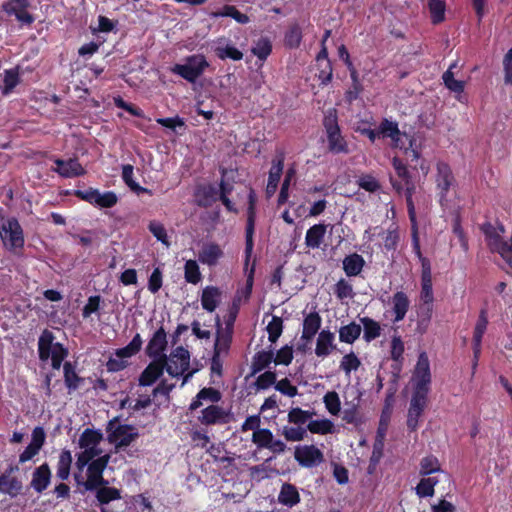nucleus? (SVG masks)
<instances>
[{
    "mask_svg": "<svg viewBox=\"0 0 512 512\" xmlns=\"http://www.w3.org/2000/svg\"><path fill=\"white\" fill-rule=\"evenodd\" d=\"M215 53L217 57L221 60L229 58L234 61H239L243 58V53L238 48L232 45H226L225 47H217L215 49Z\"/></svg>",
    "mask_w": 512,
    "mask_h": 512,
    "instance_id": "obj_58",
    "label": "nucleus"
},
{
    "mask_svg": "<svg viewBox=\"0 0 512 512\" xmlns=\"http://www.w3.org/2000/svg\"><path fill=\"white\" fill-rule=\"evenodd\" d=\"M326 228L324 223L311 226L306 232L305 245L311 249L319 248L324 240Z\"/></svg>",
    "mask_w": 512,
    "mask_h": 512,
    "instance_id": "obj_33",
    "label": "nucleus"
},
{
    "mask_svg": "<svg viewBox=\"0 0 512 512\" xmlns=\"http://www.w3.org/2000/svg\"><path fill=\"white\" fill-rule=\"evenodd\" d=\"M109 461L110 455L105 454L90 462V464L87 466V479L86 481L82 482V485L85 487L96 478L103 475V472L106 469Z\"/></svg>",
    "mask_w": 512,
    "mask_h": 512,
    "instance_id": "obj_31",
    "label": "nucleus"
},
{
    "mask_svg": "<svg viewBox=\"0 0 512 512\" xmlns=\"http://www.w3.org/2000/svg\"><path fill=\"white\" fill-rule=\"evenodd\" d=\"M428 404V396L412 394L407 415V427L410 431H416L425 408Z\"/></svg>",
    "mask_w": 512,
    "mask_h": 512,
    "instance_id": "obj_17",
    "label": "nucleus"
},
{
    "mask_svg": "<svg viewBox=\"0 0 512 512\" xmlns=\"http://www.w3.org/2000/svg\"><path fill=\"white\" fill-rule=\"evenodd\" d=\"M326 409L332 415H338L341 410V402L339 395L335 391L327 392L323 397Z\"/></svg>",
    "mask_w": 512,
    "mask_h": 512,
    "instance_id": "obj_59",
    "label": "nucleus"
},
{
    "mask_svg": "<svg viewBox=\"0 0 512 512\" xmlns=\"http://www.w3.org/2000/svg\"><path fill=\"white\" fill-rule=\"evenodd\" d=\"M430 362L425 352L420 353L413 373L412 394L428 396L431 385Z\"/></svg>",
    "mask_w": 512,
    "mask_h": 512,
    "instance_id": "obj_6",
    "label": "nucleus"
},
{
    "mask_svg": "<svg viewBox=\"0 0 512 512\" xmlns=\"http://www.w3.org/2000/svg\"><path fill=\"white\" fill-rule=\"evenodd\" d=\"M390 182L393 187V189L398 193L405 195L406 200V206H407V212L410 222H414V220H417L416 217V209L413 201V194L415 192L416 186L412 181H409L407 183L399 182L397 179H394L392 176L390 177Z\"/></svg>",
    "mask_w": 512,
    "mask_h": 512,
    "instance_id": "obj_19",
    "label": "nucleus"
},
{
    "mask_svg": "<svg viewBox=\"0 0 512 512\" xmlns=\"http://www.w3.org/2000/svg\"><path fill=\"white\" fill-rule=\"evenodd\" d=\"M166 366L167 356L151 361L138 378L139 386L147 387L153 385L163 375L164 370L166 371Z\"/></svg>",
    "mask_w": 512,
    "mask_h": 512,
    "instance_id": "obj_14",
    "label": "nucleus"
},
{
    "mask_svg": "<svg viewBox=\"0 0 512 512\" xmlns=\"http://www.w3.org/2000/svg\"><path fill=\"white\" fill-rule=\"evenodd\" d=\"M268 340L271 343H275L283 332V320L279 316H273L271 321L268 323L267 328Z\"/></svg>",
    "mask_w": 512,
    "mask_h": 512,
    "instance_id": "obj_56",
    "label": "nucleus"
},
{
    "mask_svg": "<svg viewBox=\"0 0 512 512\" xmlns=\"http://www.w3.org/2000/svg\"><path fill=\"white\" fill-rule=\"evenodd\" d=\"M272 52L271 41L267 38H261L252 48V53L261 61H265Z\"/></svg>",
    "mask_w": 512,
    "mask_h": 512,
    "instance_id": "obj_57",
    "label": "nucleus"
},
{
    "mask_svg": "<svg viewBox=\"0 0 512 512\" xmlns=\"http://www.w3.org/2000/svg\"><path fill=\"white\" fill-rule=\"evenodd\" d=\"M334 339V333L329 330H322L317 338L315 354L322 358L328 356L335 349Z\"/></svg>",
    "mask_w": 512,
    "mask_h": 512,
    "instance_id": "obj_30",
    "label": "nucleus"
},
{
    "mask_svg": "<svg viewBox=\"0 0 512 512\" xmlns=\"http://www.w3.org/2000/svg\"><path fill=\"white\" fill-rule=\"evenodd\" d=\"M190 367V353L183 346L176 347L170 357V363L167 362L166 372L172 377H179Z\"/></svg>",
    "mask_w": 512,
    "mask_h": 512,
    "instance_id": "obj_11",
    "label": "nucleus"
},
{
    "mask_svg": "<svg viewBox=\"0 0 512 512\" xmlns=\"http://www.w3.org/2000/svg\"><path fill=\"white\" fill-rule=\"evenodd\" d=\"M168 346L167 333L163 326H160L151 336L148 344L145 348V353L148 357L155 359H161L163 356H167L165 351Z\"/></svg>",
    "mask_w": 512,
    "mask_h": 512,
    "instance_id": "obj_15",
    "label": "nucleus"
},
{
    "mask_svg": "<svg viewBox=\"0 0 512 512\" xmlns=\"http://www.w3.org/2000/svg\"><path fill=\"white\" fill-rule=\"evenodd\" d=\"M64 195H73L78 199L101 209L112 208L118 203V196L114 191H105L101 193L97 188L92 187L87 190H65Z\"/></svg>",
    "mask_w": 512,
    "mask_h": 512,
    "instance_id": "obj_1",
    "label": "nucleus"
},
{
    "mask_svg": "<svg viewBox=\"0 0 512 512\" xmlns=\"http://www.w3.org/2000/svg\"><path fill=\"white\" fill-rule=\"evenodd\" d=\"M360 323L363 325V338L366 342H371L381 335V326L376 320L370 317H362Z\"/></svg>",
    "mask_w": 512,
    "mask_h": 512,
    "instance_id": "obj_41",
    "label": "nucleus"
},
{
    "mask_svg": "<svg viewBox=\"0 0 512 512\" xmlns=\"http://www.w3.org/2000/svg\"><path fill=\"white\" fill-rule=\"evenodd\" d=\"M307 429L313 434L327 435L334 432V424L329 419L312 420L308 423Z\"/></svg>",
    "mask_w": 512,
    "mask_h": 512,
    "instance_id": "obj_51",
    "label": "nucleus"
},
{
    "mask_svg": "<svg viewBox=\"0 0 512 512\" xmlns=\"http://www.w3.org/2000/svg\"><path fill=\"white\" fill-rule=\"evenodd\" d=\"M133 166L130 164L123 165L122 167V179L124 183L136 194H149L152 195L151 190L148 188L140 186L137 182L133 179Z\"/></svg>",
    "mask_w": 512,
    "mask_h": 512,
    "instance_id": "obj_42",
    "label": "nucleus"
},
{
    "mask_svg": "<svg viewBox=\"0 0 512 512\" xmlns=\"http://www.w3.org/2000/svg\"><path fill=\"white\" fill-rule=\"evenodd\" d=\"M222 292L216 286H206L202 290L201 305L207 312H214L221 302Z\"/></svg>",
    "mask_w": 512,
    "mask_h": 512,
    "instance_id": "obj_28",
    "label": "nucleus"
},
{
    "mask_svg": "<svg viewBox=\"0 0 512 512\" xmlns=\"http://www.w3.org/2000/svg\"><path fill=\"white\" fill-rule=\"evenodd\" d=\"M184 278L190 284H198L202 279V274L198 263L195 260H187L184 265Z\"/></svg>",
    "mask_w": 512,
    "mask_h": 512,
    "instance_id": "obj_49",
    "label": "nucleus"
},
{
    "mask_svg": "<svg viewBox=\"0 0 512 512\" xmlns=\"http://www.w3.org/2000/svg\"><path fill=\"white\" fill-rule=\"evenodd\" d=\"M456 66V64H451L447 71L443 73L442 79L445 86L452 92L462 93L465 88V84L463 81L456 80L454 78V73L452 69Z\"/></svg>",
    "mask_w": 512,
    "mask_h": 512,
    "instance_id": "obj_52",
    "label": "nucleus"
},
{
    "mask_svg": "<svg viewBox=\"0 0 512 512\" xmlns=\"http://www.w3.org/2000/svg\"><path fill=\"white\" fill-rule=\"evenodd\" d=\"M103 435L100 431L86 428L79 438L81 448L96 447L102 440Z\"/></svg>",
    "mask_w": 512,
    "mask_h": 512,
    "instance_id": "obj_46",
    "label": "nucleus"
},
{
    "mask_svg": "<svg viewBox=\"0 0 512 512\" xmlns=\"http://www.w3.org/2000/svg\"><path fill=\"white\" fill-rule=\"evenodd\" d=\"M51 476L48 463H43L34 470L30 485L37 493H42L50 485Z\"/></svg>",
    "mask_w": 512,
    "mask_h": 512,
    "instance_id": "obj_23",
    "label": "nucleus"
},
{
    "mask_svg": "<svg viewBox=\"0 0 512 512\" xmlns=\"http://www.w3.org/2000/svg\"><path fill=\"white\" fill-rule=\"evenodd\" d=\"M232 334L233 331L225 329L222 330L220 320L217 318V333L216 339L214 343L213 353H217L218 355L228 354L231 343H232Z\"/></svg>",
    "mask_w": 512,
    "mask_h": 512,
    "instance_id": "obj_29",
    "label": "nucleus"
},
{
    "mask_svg": "<svg viewBox=\"0 0 512 512\" xmlns=\"http://www.w3.org/2000/svg\"><path fill=\"white\" fill-rule=\"evenodd\" d=\"M361 365L359 358L353 353H349L343 356L340 362V369L345 372L346 375H350L352 371L357 370Z\"/></svg>",
    "mask_w": 512,
    "mask_h": 512,
    "instance_id": "obj_64",
    "label": "nucleus"
},
{
    "mask_svg": "<svg viewBox=\"0 0 512 512\" xmlns=\"http://www.w3.org/2000/svg\"><path fill=\"white\" fill-rule=\"evenodd\" d=\"M54 334L45 329L38 340V356L41 361L51 360L64 361L68 356V349L61 343H54Z\"/></svg>",
    "mask_w": 512,
    "mask_h": 512,
    "instance_id": "obj_3",
    "label": "nucleus"
},
{
    "mask_svg": "<svg viewBox=\"0 0 512 512\" xmlns=\"http://www.w3.org/2000/svg\"><path fill=\"white\" fill-rule=\"evenodd\" d=\"M273 433L268 428H260L253 432L252 442L259 448L267 449L273 439Z\"/></svg>",
    "mask_w": 512,
    "mask_h": 512,
    "instance_id": "obj_54",
    "label": "nucleus"
},
{
    "mask_svg": "<svg viewBox=\"0 0 512 512\" xmlns=\"http://www.w3.org/2000/svg\"><path fill=\"white\" fill-rule=\"evenodd\" d=\"M72 464V454L70 450L64 449L61 451L57 463V477L62 481L69 478L70 469Z\"/></svg>",
    "mask_w": 512,
    "mask_h": 512,
    "instance_id": "obj_43",
    "label": "nucleus"
},
{
    "mask_svg": "<svg viewBox=\"0 0 512 512\" xmlns=\"http://www.w3.org/2000/svg\"><path fill=\"white\" fill-rule=\"evenodd\" d=\"M435 183L438 191L439 203L445 206L448 202L447 196L452 187L456 185V179L450 165L439 161L436 165Z\"/></svg>",
    "mask_w": 512,
    "mask_h": 512,
    "instance_id": "obj_8",
    "label": "nucleus"
},
{
    "mask_svg": "<svg viewBox=\"0 0 512 512\" xmlns=\"http://www.w3.org/2000/svg\"><path fill=\"white\" fill-rule=\"evenodd\" d=\"M95 497L100 505H107L122 498L121 491L116 487H100L97 489Z\"/></svg>",
    "mask_w": 512,
    "mask_h": 512,
    "instance_id": "obj_45",
    "label": "nucleus"
},
{
    "mask_svg": "<svg viewBox=\"0 0 512 512\" xmlns=\"http://www.w3.org/2000/svg\"><path fill=\"white\" fill-rule=\"evenodd\" d=\"M294 458L298 464L305 468H312L324 461L322 451L314 445L297 446Z\"/></svg>",
    "mask_w": 512,
    "mask_h": 512,
    "instance_id": "obj_12",
    "label": "nucleus"
},
{
    "mask_svg": "<svg viewBox=\"0 0 512 512\" xmlns=\"http://www.w3.org/2000/svg\"><path fill=\"white\" fill-rule=\"evenodd\" d=\"M54 163L56 164V167L52 168V171L63 178H74L84 176L86 174L85 168L81 165L77 157L69 158L67 160L56 158Z\"/></svg>",
    "mask_w": 512,
    "mask_h": 512,
    "instance_id": "obj_16",
    "label": "nucleus"
},
{
    "mask_svg": "<svg viewBox=\"0 0 512 512\" xmlns=\"http://www.w3.org/2000/svg\"><path fill=\"white\" fill-rule=\"evenodd\" d=\"M302 41V29L299 24L291 25L285 33L284 44L290 49H296Z\"/></svg>",
    "mask_w": 512,
    "mask_h": 512,
    "instance_id": "obj_47",
    "label": "nucleus"
},
{
    "mask_svg": "<svg viewBox=\"0 0 512 512\" xmlns=\"http://www.w3.org/2000/svg\"><path fill=\"white\" fill-rule=\"evenodd\" d=\"M29 6V0H7L1 8L7 15L15 16L16 20L22 25L31 26L35 18L28 12Z\"/></svg>",
    "mask_w": 512,
    "mask_h": 512,
    "instance_id": "obj_10",
    "label": "nucleus"
},
{
    "mask_svg": "<svg viewBox=\"0 0 512 512\" xmlns=\"http://www.w3.org/2000/svg\"><path fill=\"white\" fill-rule=\"evenodd\" d=\"M421 290L419 294L420 305L418 308V314L423 321L429 322L433 314V281L432 280H421Z\"/></svg>",
    "mask_w": 512,
    "mask_h": 512,
    "instance_id": "obj_13",
    "label": "nucleus"
},
{
    "mask_svg": "<svg viewBox=\"0 0 512 512\" xmlns=\"http://www.w3.org/2000/svg\"><path fill=\"white\" fill-rule=\"evenodd\" d=\"M156 122L168 129H171L174 133L182 135L183 132L177 130V128L186 130V124L183 118L176 115L175 117L157 118Z\"/></svg>",
    "mask_w": 512,
    "mask_h": 512,
    "instance_id": "obj_55",
    "label": "nucleus"
},
{
    "mask_svg": "<svg viewBox=\"0 0 512 512\" xmlns=\"http://www.w3.org/2000/svg\"><path fill=\"white\" fill-rule=\"evenodd\" d=\"M488 325V317L486 309H481L478 320L476 322L474 332H473V360L474 366L477 365L480 354H481V345L482 338L486 332Z\"/></svg>",
    "mask_w": 512,
    "mask_h": 512,
    "instance_id": "obj_21",
    "label": "nucleus"
},
{
    "mask_svg": "<svg viewBox=\"0 0 512 512\" xmlns=\"http://www.w3.org/2000/svg\"><path fill=\"white\" fill-rule=\"evenodd\" d=\"M342 264L345 274L348 277H355L362 272L365 266V260L360 254L352 253L343 259Z\"/></svg>",
    "mask_w": 512,
    "mask_h": 512,
    "instance_id": "obj_32",
    "label": "nucleus"
},
{
    "mask_svg": "<svg viewBox=\"0 0 512 512\" xmlns=\"http://www.w3.org/2000/svg\"><path fill=\"white\" fill-rule=\"evenodd\" d=\"M64 384L71 394L84 383L85 379L78 375L76 365L70 361L63 363Z\"/></svg>",
    "mask_w": 512,
    "mask_h": 512,
    "instance_id": "obj_24",
    "label": "nucleus"
},
{
    "mask_svg": "<svg viewBox=\"0 0 512 512\" xmlns=\"http://www.w3.org/2000/svg\"><path fill=\"white\" fill-rule=\"evenodd\" d=\"M428 8L433 24H439L445 19V0H428Z\"/></svg>",
    "mask_w": 512,
    "mask_h": 512,
    "instance_id": "obj_48",
    "label": "nucleus"
},
{
    "mask_svg": "<svg viewBox=\"0 0 512 512\" xmlns=\"http://www.w3.org/2000/svg\"><path fill=\"white\" fill-rule=\"evenodd\" d=\"M20 66H15L11 69H6L3 72V87L1 89V94L3 96L10 95L15 87L21 82L20 78Z\"/></svg>",
    "mask_w": 512,
    "mask_h": 512,
    "instance_id": "obj_36",
    "label": "nucleus"
},
{
    "mask_svg": "<svg viewBox=\"0 0 512 512\" xmlns=\"http://www.w3.org/2000/svg\"><path fill=\"white\" fill-rule=\"evenodd\" d=\"M328 149L334 154L348 153V144L344 137L341 135V131H333L327 133Z\"/></svg>",
    "mask_w": 512,
    "mask_h": 512,
    "instance_id": "obj_39",
    "label": "nucleus"
},
{
    "mask_svg": "<svg viewBox=\"0 0 512 512\" xmlns=\"http://www.w3.org/2000/svg\"><path fill=\"white\" fill-rule=\"evenodd\" d=\"M312 417V413L299 407L291 408L288 412V422L296 425L305 424Z\"/></svg>",
    "mask_w": 512,
    "mask_h": 512,
    "instance_id": "obj_63",
    "label": "nucleus"
},
{
    "mask_svg": "<svg viewBox=\"0 0 512 512\" xmlns=\"http://www.w3.org/2000/svg\"><path fill=\"white\" fill-rule=\"evenodd\" d=\"M198 421L205 426L226 424L229 422V412L219 405L211 404L201 410Z\"/></svg>",
    "mask_w": 512,
    "mask_h": 512,
    "instance_id": "obj_18",
    "label": "nucleus"
},
{
    "mask_svg": "<svg viewBox=\"0 0 512 512\" xmlns=\"http://www.w3.org/2000/svg\"><path fill=\"white\" fill-rule=\"evenodd\" d=\"M452 232L458 238L462 250L465 252L468 251V249H469L468 239H467L464 229L462 227L461 216L459 214H457L453 219Z\"/></svg>",
    "mask_w": 512,
    "mask_h": 512,
    "instance_id": "obj_61",
    "label": "nucleus"
},
{
    "mask_svg": "<svg viewBox=\"0 0 512 512\" xmlns=\"http://www.w3.org/2000/svg\"><path fill=\"white\" fill-rule=\"evenodd\" d=\"M410 306V300L407 294L403 291H397L392 296V311L394 313L393 322L397 323L402 321Z\"/></svg>",
    "mask_w": 512,
    "mask_h": 512,
    "instance_id": "obj_27",
    "label": "nucleus"
},
{
    "mask_svg": "<svg viewBox=\"0 0 512 512\" xmlns=\"http://www.w3.org/2000/svg\"><path fill=\"white\" fill-rule=\"evenodd\" d=\"M322 324V318L318 312L313 311L307 314L303 320V330L301 339L309 342L319 331Z\"/></svg>",
    "mask_w": 512,
    "mask_h": 512,
    "instance_id": "obj_26",
    "label": "nucleus"
},
{
    "mask_svg": "<svg viewBox=\"0 0 512 512\" xmlns=\"http://www.w3.org/2000/svg\"><path fill=\"white\" fill-rule=\"evenodd\" d=\"M23 489L22 481L16 476L0 475V493L17 497Z\"/></svg>",
    "mask_w": 512,
    "mask_h": 512,
    "instance_id": "obj_34",
    "label": "nucleus"
},
{
    "mask_svg": "<svg viewBox=\"0 0 512 512\" xmlns=\"http://www.w3.org/2000/svg\"><path fill=\"white\" fill-rule=\"evenodd\" d=\"M379 136L383 138H390L393 142L394 147L403 148L404 143L402 137L409 138L405 132H401L398 123L384 118L378 126Z\"/></svg>",
    "mask_w": 512,
    "mask_h": 512,
    "instance_id": "obj_20",
    "label": "nucleus"
},
{
    "mask_svg": "<svg viewBox=\"0 0 512 512\" xmlns=\"http://www.w3.org/2000/svg\"><path fill=\"white\" fill-rule=\"evenodd\" d=\"M285 161V153L282 150H277L276 155L271 162V168L269 170L268 182L279 184L281 176L283 174Z\"/></svg>",
    "mask_w": 512,
    "mask_h": 512,
    "instance_id": "obj_38",
    "label": "nucleus"
},
{
    "mask_svg": "<svg viewBox=\"0 0 512 512\" xmlns=\"http://www.w3.org/2000/svg\"><path fill=\"white\" fill-rule=\"evenodd\" d=\"M273 350H261L254 354L252 357L251 362V376L256 375L257 373H260L264 369L268 368L270 364L273 362Z\"/></svg>",
    "mask_w": 512,
    "mask_h": 512,
    "instance_id": "obj_35",
    "label": "nucleus"
},
{
    "mask_svg": "<svg viewBox=\"0 0 512 512\" xmlns=\"http://www.w3.org/2000/svg\"><path fill=\"white\" fill-rule=\"evenodd\" d=\"M224 255L220 245L215 242L205 243L198 254V260L209 267L215 266Z\"/></svg>",
    "mask_w": 512,
    "mask_h": 512,
    "instance_id": "obj_22",
    "label": "nucleus"
},
{
    "mask_svg": "<svg viewBox=\"0 0 512 512\" xmlns=\"http://www.w3.org/2000/svg\"><path fill=\"white\" fill-rule=\"evenodd\" d=\"M361 325L356 322H351L339 329L340 342L353 344L361 335Z\"/></svg>",
    "mask_w": 512,
    "mask_h": 512,
    "instance_id": "obj_40",
    "label": "nucleus"
},
{
    "mask_svg": "<svg viewBox=\"0 0 512 512\" xmlns=\"http://www.w3.org/2000/svg\"><path fill=\"white\" fill-rule=\"evenodd\" d=\"M143 339L139 333H136L132 340L124 347L115 350L116 358H109L106 362L108 372H119L128 366V362L124 359L130 358L138 354L142 348Z\"/></svg>",
    "mask_w": 512,
    "mask_h": 512,
    "instance_id": "obj_5",
    "label": "nucleus"
},
{
    "mask_svg": "<svg viewBox=\"0 0 512 512\" xmlns=\"http://www.w3.org/2000/svg\"><path fill=\"white\" fill-rule=\"evenodd\" d=\"M256 203L257 196L255 190L250 187L248 193V207H247V220L245 227V267L249 265L253 248H254V232H255V222H256Z\"/></svg>",
    "mask_w": 512,
    "mask_h": 512,
    "instance_id": "obj_7",
    "label": "nucleus"
},
{
    "mask_svg": "<svg viewBox=\"0 0 512 512\" xmlns=\"http://www.w3.org/2000/svg\"><path fill=\"white\" fill-rule=\"evenodd\" d=\"M441 471L439 460L434 455H428L421 459L419 474L428 476Z\"/></svg>",
    "mask_w": 512,
    "mask_h": 512,
    "instance_id": "obj_50",
    "label": "nucleus"
},
{
    "mask_svg": "<svg viewBox=\"0 0 512 512\" xmlns=\"http://www.w3.org/2000/svg\"><path fill=\"white\" fill-rule=\"evenodd\" d=\"M85 450L78 454L77 456V467L79 469H83L85 466H88L90 462L95 460L94 458L101 453V450L97 447H89L84 448Z\"/></svg>",
    "mask_w": 512,
    "mask_h": 512,
    "instance_id": "obj_60",
    "label": "nucleus"
},
{
    "mask_svg": "<svg viewBox=\"0 0 512 512\" xmlns=\"http://www.w3.org/2000/svg\"><path fill=\"white\" fill-rule=\"evenodd\" d=\"M208 67L209 63L203 54H193L186 57L185 63L175 64L171 71L186 81L195 83Z\"/></svg>",
    "mask_w": 512,
    "mask_h": 512,
    "instance_id": "obj_2",
    "label": "nucleus"
},
{
    "mask_svg": "<svg viewBox=\"0 0 512 512\" xmlns=\"http://www.w3.org/2000/svg\"><path fill=\"white\" fill-rule=\"evenodd\" d=\"M277 375L273 371H265L264 373L260 374L256 381L254 382V386L257 390H266L270 388L272 385L276 384Z\"/></svg>",
    "mask_w": 512,
    "mask_h": 512,
    "instance_id": "obj_62",
    "label": "nucleus"
},
{
    "mask_svg": "<svg viewBox=\"0 0 512 512\" xmlns=\"http://www.w3.org/2000/svg\"><path fill=\"white\" fill-rule=\"evenodd\" d=\"M301 501L300 493L298 488L291 483L285 482L281 485L278 502L288 508H292L298 505Z\"/></svg>",
    "mask_w": 512,
    "mask_h": 512,
    "instance_id": "obj_25",
    "label": "nucleus"
},
{
    "mask_svg": "<svg viewBox=\"0 0 512 512\" xmlns=\"http://www.w3.org/2000/svg\"><path fill=\"white\" fill-rule=\"evenodd\" d=\"M116 421L117 418H114L113 420L109 421L107 425V431L109 432L108 441L110 443H115L116 449H120L129 446L139 437V433L134 426L129 424H121L113 429L114 423Z\"/></svg>",
    "mask_w": 512,
    "mask_h": 512,
    "instance_id": "obj_9",
    "label": "nucleus"
},
{
    "mask_svg": "<svg viewBox=\"0 0 512 512\" xmlns=\"http://www.w3.org/2000/svg\"><path fill=\"white\" fill-rule=\"evenodd\" d=\"M0 238L9 251L16 253L17 250L23 249L24 232L17 218L10 217L1 225Z\"/></svg>",
    "mask_w": 512,
    "mask_h": 512,
    "instance_id": "obj_4",
    "label": "nucleus"
},
{
    "mask_svg": "<svg viewBox=\"0 0 512 512\" xmlns=\"http://www.w3.org/2000/svg\"><path fill=\"white\" fill-rule=\"evenodd\" d=\"M295 175H296L295 168L293 166L289 167L286 171L283 183L281 185L280 193L278 195L277 203L279 206L285 204L288 201L289 187H290L291 181L294 179Z\"/></svg>",
    "mask_w": 512,
    "mask_h": 512,
    "instance_id": "obj_53",
    "label": "nucleus"
},
{
    "mask_svg": "<svg viewBox=\"0 0 512 512\" xmlns=\"http://www.w3.org/2000/svg\"><path fill=\"white\" fill-rule=\"evenodd\" d=\"M438 483L439 480L436 477L423 476L415 488L416 494L420 498L432 497L435 493V486Z\"/></svg>",
    "mask_w": 512,
    "mask_h": 512,
    "instance_id": "obj_44",
    "label": "nucleus"
},
{
    "mask_svg": "<svg viewBox=\"0 0 512 512\" xmlns=\"http://www.w3.org/2000/svg\"><path fill=\"white\" fill-rule=\"evenodd\" d=\"M480 230L484 234L486 244L491 252L497 249L498 245L504 240L501 233H499L497 228L490 222H484L480 226Z\"/></svg>",
    "mask_w": 512,
    "mask_h": 512,
    "instance_id": "obj_37",
    "label": "nucleus"
}]
</instances>
